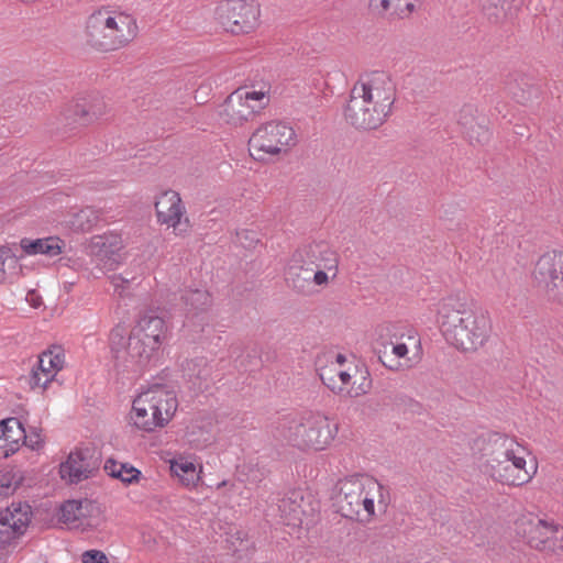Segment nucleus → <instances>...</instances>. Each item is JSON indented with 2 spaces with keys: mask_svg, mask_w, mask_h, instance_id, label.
<instances>
[{
  "mask_svg": "<svg viewBox=\"0 0 563 563\" xmlns=\"http://www.w3.org/2000/svg\"><path fill=\"white\" fill-rule=\"evenodd\" d=\"M490 4L494 8V11L490 12V7L484 5V9L487 11L489 16H495L499 19L500 14H505L506 10L509 8L508 0H489Z\"/></svg>",
  "mask_w": 563,
  "mask_h": 563,
  "instance_id": "c9c22d12",
  "label": "nucleus"
},
{
  "mask_svg": "<svg viewBox=\"0 0 563 563\" xmlns=\"http://www.w3.org/2000/svg\"><path fill=\"white\" fill-rule=\"evenodd\" d=\"M100 220V212L92 207H86L74 213L70 221L71 228L76 231H90Z\"/></svg>",
  "mask_w": 563,
  "mask_h": 563,
  "instance_id": "473e14b6",
  "label": "nucleus"
},
{
  "mask_svg": "<svg viewBox=\"0 0 563 563\" xmlns=\"http://www.w3.org/2000/svg\"><path fill=\"white\" fill-rule=\"evenodd\" d=\"M280 519L287 526L299 527L303 521L305 499L300 492L291 490L278 501Z\"/></svg>",
  "mask_w": 563,
  "mask_h": 563,
  "instance_id": "5701e85b",
  "label": "nucleus"
},
{
  "mask_svg": "<svg viewBox=\"0 0 563 563\" xmlns=\"http://www.w3.org/2000/svg\"><path fill=\"white\" fill-rule=\"evenodd\" d=\"M90 472L89 463L79 452L70 453L59 470L62 478L68 479L70 483H78L88 478Z\"/></svg>",
  "mask_w": 563,
  "mask_h": 563,
  "instance_id": "bb28decb",
  "label": "nucleus"
},
{
  "mask_svg": "<svg viewBox=\"0 0 563 563\" xmlns=\"http://www.w3.org/2000/svg\"><path fill=\"white\" fill-rule=\"evenodd\" d=\"M168 339L165 319L153 313L142 316L130 334L125 325L117 324L109 334L114 365L126 372L141 373L158 362L162 346Z\"/></svg>",
  "mask_w": 563,
  "mask_h": 563,
  "instance_id": "f257e3e1",
  "label": "nucleus"
},
{
  "mask_svg": "<svg viewBox=\"0 0 563 563\" xmlns=\"http://www.w3.org/2000/svg\"><path fill=\"white\" fill-rule=\"evenodd\" d=\"M157 223L173 229L177 236H185L190 229V220L180 195L175 190L163 191L155 201Z\"/></svg>",
  "mask_w": 563,
  "mask_h": 563,
  "instance_id": "2eb2a0df",
  "label": "nucleus"
},
{
  "mask_svg": "<svg viewBox=\"0 0 563 563\" xmlns=\"http://www.w3.org/2000/svg\"><path fill=\"white\" fill-rule=\"evenodd\" d=\"M104 471L111 477L120 479L126 485L137 483L142 475L141 471L134 466L114 460H108L104 463Z\"/></svg>",
  "mask_w": 563,
  "mask_h": 563,
  "instance_id": "c756f323",
  "label": "nucleus"
},
{
  "mask_svg": "<svg viewBox=\"0 0 563 563\" xmlns=\"http://www.w3.org/2000/svg\"><path fill=\"white\" fill-rule=\"evenodd\" d=\"M65 364V355L60 347L44 351L38 355L36 364L29 376V385L32 389H45L54 380Z\"/></svg>",
  "mask_w": 563,
  "mask_h": 563,
  "instance_id": "aec40b11",
  "label": "nucleus"
},
{
  "mask_svg": "<svg viewBox=\"0 0 563 563\" xmlns=\"http://www.w3.org/2000/svg\"><path fill=\"white\" fill-rule=\"evenodd\" d=\"M0 515L7 517L15 531L22 536L31 522L32 510L27 504L12 503L4 510L0 511Z\"/></svg>",
  "mask_w": 563,
  "mask_h": 563,
  "instance_id": "c85d7f7f",
  "label": "nucleus"
},
{
  "mask_svg": "<svg viewBox=\"0 0 563 563\" xmlns=\"http://www.w3.org/2000/svg\"><path fill=\"white\" fill-rule=\"evenodd\" d=\"M21 537L13 526L8 521L7 517L0 515V547L9 544L11 541Z\"/></svg>",
  "mask_w": 563,
  "mask_h": 563,
  "instance_id": "f704fd0d",
  "label": "nucleus"
},
{
  "mask_svg": "<svg viewBox=\"0 0 563 563\" xmlns=\"http://www.w3.org/2000/svg\"><path fill=\"white\" fill-rule=\"evenodd\" d=\"M271 87L266 84L260 89L244 87L234 90L220 106V120L231 126H243L253 121L269 104Z\"/></svg>",
  "mask_w": 563,
  "mask_h": 563,
  "instance_id": "9d476101",
  "label": "nucleus"
},
{
  "mask_svg": "<svg viewBox=\"0 0 563 563\" xmlns=\"http://www.w3.org/2000/svg\"><path fill=\"white\" fill-rule=\"evenodd\" d=\"M316 366L322 383L336 395L356 398L372 387L368 369L354 357L330 351L317 357Z\"/></svg>",
  "mask_w": 563,
  "mask_h": 563,
  "instance_id": "1a4fd4ad",
  "label": "nucleus"
},
{
  "mask_svg": "<svg viewBox=\"0 0 563 563\" xmlns=\"http://www.w3.org/2000/svg\"><path fill=\"white\" fill-rule=\"evenodd\" d=\"M136 16L120 5L103 4L86 18L84 35L88 46L101 53L128 47L139 36Z\"/></svg>",
  "mask_w": 563,
  "mask_h": 563,
  "instance_id": "39448f33",
  "label": "nucleus"
},
{
  "mask_svg": "<svg viewBox=\"0 0 563 563\" xmlns=\"http://www.w3.org/2000/svg\"><path fill=\"white\" fill-rule=\"evenodd\" d=\"M396 325L388 323L379 327L375 353L383 366L400 372L412 366L408 355V346L405 343H394L393 338L397 336Z\"/></svg>",
  "mask_w": 563,
  "mask_h": 563,
  "instance_id": "dca6fc26",
  "label": "nucleus"
},
{
  "mask_svg": "<svg viewBox=\"0 0 563 563\" xmlns=\"http://www.w3.org/2000/svg\"><path fill=\"white\" fill-rule=\"evenodd\" d=\"M20 271L19 260L8 247H0V283L9 277L18 275Z\"/></svg>",
  "mask_w": 563,
  "mask_h": 563,
  "instance_id": "72a5a7b5",
  "label": "nucleus"
},
{
  "mask_svg": "<svg viewBox=\"0 0 563 563\" xmlns=\"http://www.w3.org/2000/svg\"><path fill=\"white\" fill-rule=\"evenodd\" d=\"M396 99V84L389 74L382 70L363 74L350 90L344 119L355 130H377L393 114Z\"/></svg>",
  "mask_w": 563,
  "mask_h": 563,
  "instance_id": "f03ea898",
  "label": "nucleus"
},
{
  "mask_svg": "<svg viewBox=\"0 0 563 563\" xmlns=\"http://www.w3.org/2000/svg\"><path fill=\"white\" fill-rule=\"evenodd\" d=\"M170 477L178 486L195 490L203 478V464L194 453L177 452L167 460Z\"/></svg>",
  "mask_w": 563,
  "mask_h": 563,
  "instance_id": "f3484780",
  "label": "nucleus"
},
{
  "mask_svg": "<svg viewBox=\"0 0 563 563\" xmlns=\"http://www.w3.org/2000/svg\"><path fill=\"white\" fill-rule=\"evenodd\" d=\"M534 285L552 301L563 300V251H548L534 263Z\"/></svg>",
  "mask_w": 563,
  "mask_h": 563,
  "instance_id": "4468645a",
  "label": "nucleus"
},
{
  "mask_svg": "<svg viewBox=\"0 0 563 563\" xmlns=\"http://www.w3.org/2000/svg\"><path fill=\"white\" fill-rule=\"evenodd\" d=\"M473 449L481 454L489 477L501 485L520 487L530 483L538 473V464L528 465L529 446L510 435L497 431L481 434Z\"/></svg>",
  "mask_w": 563,
  "mask_h": 563,
  "instance_id": "7ed1b4c3",
  "label": "nucleus"
},
{
  "mask_svg": "<svg viewBox=\"0 0 563 563\" xmlns=\"http://www.w3.org/2000/svg\"><path fill=\"white\" fill-rule=\"evenodd\" d=\"M20 245L26 255L42 254L54 257L63 253L65 243L58 236H47L36 240L24 238L21 240Z\"/></svg>",
  "mask_w": 563,
  "mask_h": 563,
  "instance_id": "a878e982",
  "label": "nucleus"
},
{
  "mask_svg": "<svg viewBox=\"0 0 563 563\" xmlns=\"http://www.w3.org/2000/svg\"><path fill=\"white\" fill-rule=\"evenodd\" d=\"M455 213H457V209L454 206H450L441 210L440 219L451 222L454 220Z\"/></svg>",
  "mask_w": 563,
  "mask_h": 563,
  "instance_id": "ea45409f",
  "label": "nucleus"
},
{
  "mask_svg": "<svg viewBox=\"0 0 563 563\" xmlns=\"http://www.w3.org/2000/svg\"><path fill=\"white\" fill-rule=\"evenodd\" d=\"M516 531L534 550L551 554L563 553V527L554 520L525 515L517 519Z\"/></svg>",
  "mask_w": 563,
  "mask_h": 563,
  "instance_id": "f8f14e48",
  "label": "nucleus"
},
{
  "mask_svg": "<svg viewBox=\"0 0 563 563\" xmlns=\"http://www.w3.org/2000/svg\"><path fill=\"white\" fill-rule=\"evenodd\" d=\"M26 441V432L18 418L0 421V457L7 459L16 453Z\"/></svg>",
  "mask_w": 563,
  "mask_h": 563,
  "instance_id": "4be33fe9",
  "label": "nucleus"
},
{
  "mask_svg": "<svg viewBox=\"0 0 563 563\" xmlns=\"http://www.w3.org/2000/svg\"><path fill=\"white\" fill-rule=\"evenodd\" d=\"M185 311V325L202 330L207 323V313L212 307V296L205 288L186 289L181 295Z\"/></svg>",
  "mask_w": 563,
  "mask_h": 563,
  "instance_id": "412c9836",
  "label": "nucleus"
},
{
  "mask_svg": "<svg viewBox=\"0 0 563 563\" xmlns=\"http://www.w3.org/2000/svg\"><path fill=\"white\" fill-rule=\"evenodd\" d=\"M338 433V426L320 412L284 416L272 428L273 437L301 451H321L328 448Z\"/></svg>",
  "mask_w": 563,
  "mask_h": 563,
  "instance_id": "0eeeda50",
  "label": "nucleus"
},
{
  "mask_svg": "<svg viewBox=\"0 0 563 563\" xmlns=\"http://www.w3.org/2000/svg\"><path fill=\"white\" fill-rule=\"evenodd\" d=\"M228 485H229V482H228V481H222V482H220V483H218V484H217L216 489H218V490H219V489H221V488H223V487H225V486H228Z\"/></svg>",
  "mask_w": 563,
  "mask_h": 563,
  "instance_id": "79ce46f5",
  "label": "nucleus"
},
{
  "mask_svg": "<svg viewBox=\"0 0 563 563\" xmlns=\"http://www.w3.org/2000/svg\"><path fill=\"white\" fill-rule=\"evenodd\" d=\"M332 278V274L323 268H317V271L311 273V283L317 286L325 287L330 283Z\"/></svg>",
  "mask_w": 563,
  "mask_h": 563,
  "instance_id": "4c0bfd02",
  "label": "nucleus"
},
{
  "mask_svg": "<svg viewBox=\"0 0 563 563\" xmlns=\"http://www.w3.org/2000/svg\"><path fill=\"white\" fill-rule=\"evenodd\" d=\"M389 504V488L372 476L354 475L338 483L335 505L345 518L369 523L376 517V506L386 512Z\"/></svg>",
  "mask_w": 563,
  "mask_h": 563,
  "instance_id": "423d86ee",
  "label": "nucleus"
},
{
  "mask_svg": "<svg viewBox=\"0 0 563 563\" xmlns=\"http://www.w3.org/2000/svg\"><path fill=\"white\" fill-rule=\"evenodd\" d=\"M82 563H109L106 554L99 550H89L81 555Z\"/></svg>",
  "mask_w": 563,
  "mask_h": 563,
  "instance_id": "e433bc0d",
  "label": "nucleus"
},
{
  "mask_svg": "<svg viewBox=\"0 0 563 563\" xmlns=\"http://www.w3.org/2000/svg\"><path fill=\"white\" fill-rule=\"evenodd\" d=\"M122 249L121 235L110 232L92 236L87 245V254L97 267L112 271L120 262V251Z\"/></svg>",
  "mask_w": 563,
  "mask_h": 563,
  "instance_id": "a211bd4d",
  "label": "nucleus"
},
{
  "mask_svg": "<svg viewBox=\"0 0 563 563\" xmlns=\"http://www.w3.org/2000/svg\"><path fill=\"white\" fill-rule=\"evenodd\" d=\"M216 21L232 34H250L261 24V8L253 0H221L214 8Z\"/></svg>",
  "mask_w": 563,
  "mask_h": 563,
  "instance_id": "ddd939ff",
  "label": "nucleus"
},
{
  "mask_svg": "<svg viewBox=\"0 0 563 563\" xmlns=\"http://www.w3.org/2000/svg\"><path fill=\"white\" fill-rule=\"evenodd\" d=\"M23 444L31 448L32 450H38L43 444V440L37 432H33L29 435L26 434V441H23Z\"/></svg>",
  "mask_w": 563,
  "mask_h": 563,
  "instance_id": "58836bf2",
  "label": "nucleus"
},
{
  "mask_svg": "<svg viewBox=\"0 0 563 563\" xmlns=\"http://www.w3.org/2000/svg\"><path fill=\"white\" fill-rule=\"evenodd\" d=\"M311 273H313L312 267H307L302 263L295 262V256L291 255L285 267L284 275L290 288L298 294L307 295L310 292Z\"/></svg>",
  "mask_w": 563,
  "mask_h": 563,
  "instance_id": "393cba45",
  "label": "nucleus"
},
{
  "mask_svg": "<svg viewBox=\"0 0 563 563\" xmlns=\"http://www.w3.org/2000/svg\"><path fill=\"white\" fill-rule=\"evenodd\" d=\"M292 255L295 262L302 263L307 267L327 269L335 278L339 271V255L325 242H312L296 250Z\"/></svg>",
  "mask_w": 563,
  "mask_h": 563,
  "instance_id": "6ab92c4d",
  "label": "nucleus"
},
{
  "mask_svg": "<svg viewBox=\"0 0 563 563\" xmlns=\"http://www.w3.org/2000/svg\"><path fill=\"white\" fill-rule=\"evenodd\" d=\"M178 405L173 388L153 384L134 397L129 412V424L140 432L155 433L172 422Z\"/></svg>",
  "mask_w": 563,
  "mask_h": 563,
  "instance_id": "6e6552de",
  "label": "nucleus"
},
{
  "mask_svg": "<svg viewBox=\"0 0 563 563\" xmlns=\"http://www.w3.org/2000/svg\"><path fill=\"white\" fill-rule=\"evenodd\" d=\"M297 144L294 128L284 121L272 120L258 125L249 140L251 155L257 161L287 154Z\"/></svg>",
  "mask_w": 563,
  "mask_h": 563,
  "instance_id": "9b49d317",
  "label": "nucleus"
},
{
  "mask_svg": "<svg viewBox=\"0 0 563 563\" xmlns=\"http://www.w3.org/2000/svg\"><path fill=\"white\" fill-rule=\"evenodd\" d=\"M459 123L471 142L482 144L489 140L488 129L475 121L473 108L464 107L460 111Z\"/></svg>",
  "mask_w": 563,
  "mask_h": 563,
  "instance_id": "cd10ccee",
  "label": "nucleus"
},
{
  "mask_svg": "<svg viewBox=\"0 0 563 563\" xmlns=\"http://www.w3.org/2000/svg\"><path fill=\"white\" fill-rule=\"evenodd\" d=\"M438 322L445 340L465 352L484 346L492 334L490 316L481 308H473L464 297L452 295L438 302Z\"/></svg>",
  "mask_w": 563,
  "mask_h": 563,
  "instance_id": "20e7f679",
  "label": "nucleus"
},
{
  "mask_svg": "<svg viewBox=\"0 0 563 563\" xmlns=\"http://www.w3.org/2000/svg\"><path fill=\"white\" fill-rule=\"evenodd\" d=\"M420 0H371L369 4L379 14L390 19H409L419 8Z\"/></svg>",
  "mask_w": 563,
  "mask_h": 563,
  "instance_id": "b1692460",
  "label": "nucleus"
},
{
  "mask_svg": "<svg viewBox=\"0 0 563 563\" xmlns=\"http://www.w3.org/2000/svg\"><path fill=\"white\" fill-rule=\"evenodd\" d=\"M128 280H125L123 277H121L120 275H113L111 277V283L112 285L117 288H119L122 284L126 283Z\"/></svg>",
  "mask_w": 563,
  "mask_h": 563,
  "instance_id": "a19ab883",
  "label": "nucleus"
},
{
  "mask_svg": "<svg viewBox=\"0 0 563 563\" xmlns=\"http://www.w3.org/2000/svg\"><path fill=\"white\" fill-rule=\"evenodd\" d=\"M74 113L85 122H92L106 113V103L101 98L93 97L89 102H76Z\"/></svg>",
  "mask_w": 563,
  "mask_h": 563,
  "instance_id": "2f4dec72",
  "label": "nucleus"
},
{
  "mask_svg": "<svg viewBox=\"0 0 563 563\" xmlns=\"http://www.w3.org/2000/svg\"><path fill=\"white\" fill-rule=\"evenodd\" d=\"M90 505L79 500H67L60 506L59 520L73 527L84 526L82 517Z\"/></svg>",
  "mask_w": 563,
  "mask_h": 563,
  "instance_id": "7c9ffc66",
  "label": "nucleus"
}]
</instances>
